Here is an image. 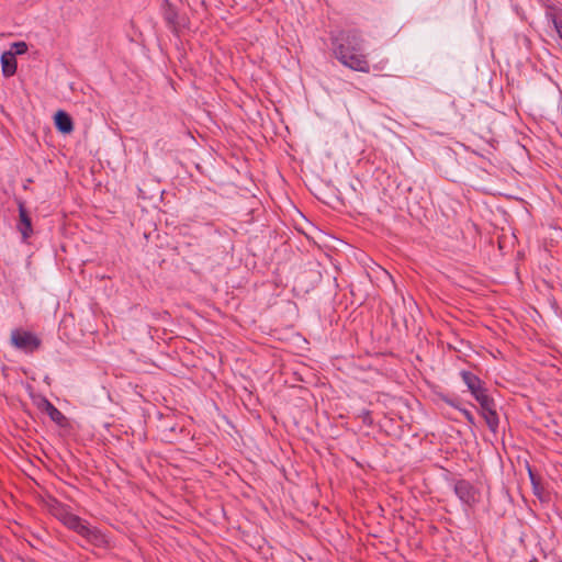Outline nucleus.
<instances>
[{"instance_id":"1","label":"nucleus","mask_w":562,"mask_h":562,"mask_svg":"<svg viewBox=\"0 0 562 562\" xmlns=\"http://www.w3.org/2000/svg\"><path fill=\"white\" fill-rule=\"evenodd\" d=\"M363 42L360 32L356 30L340 31L331 37L334 55L344 66L356 71L369 72Z\"/></svg>"},{"instance_id":"2","label":"nucleus","mask_w":562,"mask_h":562,"mask_svg":"<svg viewBox=\"0 0 562 562\" xmlns=\"http://www.w3.org/2000/svg\"><path fill=\"white\" fill-rule=\"evenodd\" d=\"M50 512L68 529L81 536L88 543L105 548L109 544L106 536L97 527H92L86 520L71 513L68 506L56 503L52 506Z\"/></svg>"},{"instance_id":"3","label":"nucleus","mask_w":562,"mask_h":562,"mask_svg":"<svg viewBox=\"0 0 562 562\" xmlns=\"http://www.w3.org/2000/svg\"><path fill=\"white\" fill-rule=\"evenodd\" d=\"M12 345L25 352H34L41 346V340L37 336L25 330H13L11 334Z\"/></svg>"},{"instance_id":"4","label":"nucleus","mask_w":562,"mask_h":562,"mask_svg":"<svg viewBox=\"0 0 562 562\" xmlns=\"http://www.w3.org/2000/svg\"><path fill=\"white\" fill-rule=\"evenodd\" d=\"M454 493L467 506H474L479 502L477 490L467 480H459L454 484Z\"/></svg>"},{"instance_id":"5","label":"nucleus","mask_w":562,"mask_h":562,"mask_svg":"<svg viewBox=\"0 0 562 562\" xmlns=\"http://www.w3.org/2000/svg\"><path fill=\"white\" fill-rule=\"evenodd\" d=\"M477 402L481 406L482 415H483L488 428L493 432H496V430L498 428V424H499V418H498V415L496 412V405H495L494 400L490 395H487V396H482L480 398V401H477Z\"/></svg>"},{"instance_id":"6","label":"nucleus","mask_w":562,"mask_h":562,"mask_svg":"<svg viewBox=\"0 0 562 562\" xmlns=\"http://www.w3.org/2000/svg\"><path fill=\"white\" fill-rule=\"evenodd\" d=\"M460 375L464 384L468 386V390L476 401H480L482 396L488 395L487 390L483 386L482 380L476 374L463 370L460 372Z\"/></svg>"},{"instance_id":"7","label":"nucleus","mask_w":562,"mask_h":562,"mask_svg":"<svg viewBox=\"0 0 562 562\" xmlns=\"http://www.w3.org/2000/svg\"><path fill=\"white\" fill-rule=\"evenodd\" d=\"M544 16L549 22H551L560 41L562 42V8L557 5H547Z\"/></svg>"},{"instance_id":"8","label":"nucleus","mask_w":562,"mask_h":562,"mask_svg":"<svg viewBox=\"0 0 562 562\" xmlns=\"http://www.w3.org/2000/svg\"><path fill=\"white\" fill-rule=\"evenodd\" d=\"M18 228H19L20 233L22 234L23 239L29 238L33 233L31 217L22 202L19 203Z\"/></svg>"},{"instance_id":"9","label":"nucleus","mask_w":562,"mask_h":562,"mask_svg":"<svg viewBox=\"0 0 562 562\" xmlns=\"http://www.w3.org/2000/svg\"><path fill=\"white\" fill-rule=\"evenodd\" d=\"M16 59L11 53L4 52L1 55L2 74L4 77L13 76L16 72Z\"/></svg>"},{"instance_id":"10","label":"nucleus","mask_w":562,"mask_h":562,"mask_svg":"<svg viewBox=\"0 0 562 562\" xmlns=\"http://www.w3.org/2000/svg\"><path fill=\"white\" fill-rule=\"evenodd\" d=\"M55 125L61 133H70L74 130L71 117L64 111H58L55 114Z\"/></svg>"},{"instance_id":"11","label":"nucleus","mask_w":562,"mask_h":562,"mask_svg":"<svg viewBox=\"0 0 562 562\" xmlns=\"http://www.w3.org/2000/svg\"><path fill=\"white\" fill-rule=\"evenodd\" d=\"M42 407L53 422L59 425L63 424V422L65 420V416L47 398L42 400Z\"/></svg>"},{"instance_id":"12","label":"nucleus","mask_w":562,"mask_h":562,"mask_svg":"<svg viewBox=\"0 0 562 562\" xmlns=\"http://www.w3.org/2000/svg\"><path fill=\"white\" fill-rule=\"evenodd\" d=\"M164 18L167 22V24L171 27V29H176L178 22H177V18H178V14L176 12V10L167 3V8L165 9V12H164Z\"/></svg>"},{"instance_id":"13","label":"nucleus","mask_w":562,"mask_h":562,"mask_svg":"<svg viewBox=\"0 0 562 562\" xmlns=\"http://www.w3.org/2000/svg\"><path fill=\"white\" fill-rule=\"evenodd\" d=\"M27 52V45L25 42H15L11 45V50L8 53H11L14 57L16 55H22Z\"/></svg>"},{"instance_id":"14","label":"nucleus","mask_w":562,"mask_h":562,"mask_svg":"<svg viewBox=\"0 0 562 562\" xmlns=\"http://www.w3.org/2000/svg\"><path fill=\"white\" fill-rule=\"evenodd\" d=\"M459 409L469 423H474V417L470 411H468L467 408H459Z\"/></svg>"},{"instance_id":"15","label":"nucleus","mask_w":562,"mask_h":562,"mask_svg":"<svg viewBox=\"0 0 562 562\" xmlns=\"http://www.w3.org/2000/svg\"><path fill=\"white\" fill-rule=\"evenodd\" d=\"M528 471H529L530 480H531L532 484H535V483H536L535 474L532 473V471H531V469H530V468L528 469Z\"/></svg>"},{"instance_id":"16","label":"nucleus","mask_w":562,"mask_h":562,"mask_svg":"<svg viewBox=\"0 0 562 562\" xmlns=\"http://www.w3.org/2000/svg\"><path fill=\"white\" fill-rule=\"evenodd\" d=\"M447 403L452 407L459 408L454 401H447Z\"/></svg>"}]
</instances>
